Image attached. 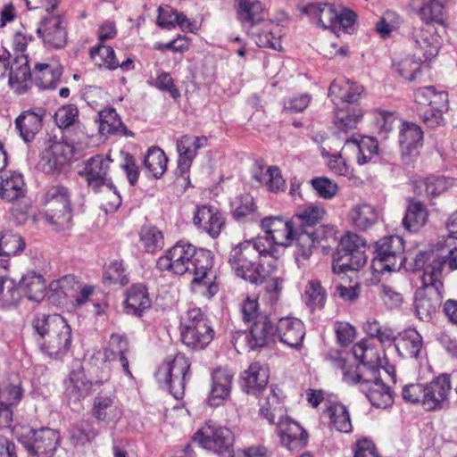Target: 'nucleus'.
<instances>
[{"instance_id": "nucleus-1", "label": "nucleus", "mask_w": 457, "mask_h": 457, "mask_svg": "<svg viewBox=\"0 0 457 457\" xmlns=\"http://www.w3.org/2000/svg\"><path fill=\"white\" fill-rule=\"evenodd\" d=\"M160 270H169L177 275H192L191 283L209 297L218 292L216 272L212 269V256L209 250L199 248L185 241L177 242L156 262Z\"/></svg>"}, {"instance_id": "nucleus-2", "label": "nucleus", "mask_w": 457, "mask_h": 457, "mask_svg": "<svg viewBox=\"0 0 457 457\" xmlns=\"http://www.w3.org/2000/svg\"><path fill=\"white\" fill-rule=\"evenodd\" d=\"M416 270H422L421 287L417 290L414 308L420 320L430 321L441 305L443 282L441 262L433 255L417 254L414 258Z\"/></svg>"}, {"instance_id": "nucleus-3", "label": "nucleus", "mask_w": 457, "mask_h": 457, "mask_svg": "<svg viewBox=\"0 0 457 457\" xmlns=\"http://www.w3.org/2000/svg\"><path fill=\"white\" fill-rule=\"evenodd\" d=\"M34 339L48 357L62 359L71 346V328L59 314L37 313L32 320Z\"/></svg>"}, {"instance_id": "nucleus-4", "label": "nucleus", "mask_w": 457, "mask_h": 457, "mask_svg": "<svg viewBox=\"0 0 457 457\" xmlns=\"http://www.w3.org/2000/svg\"><path fill=\"white\" fill-rule=\"evenodd\" d=\"M266 12L259 0H240L238 18L250 25L249 33L259 47L281 49V29L278 24L265 20Z\"/></svg>"}, {"instance_id": "nucleus-5", "label": "nucleus", "mask_w": 457, "mask_h": 457, "mask_svg": "<svg viewBox=\"0 0 457 457\" xmlns=\"http://www.w3.org/2000/svg\"><path fill=\"white\" fill-rule=\"evenodd\" d=\"M270 245L261 238L245 240L237 244L229 253L228 262L237 277L249 282H258L260 270L262 268L257 263L262 256L270 255Z\"/></svg>"}, {"instance_id": "nucleus-6", "label": "nucleus", "mask_w": 457, "mask_h": 457, "mask_svg": "<svg viewBox=\"0 0 457 457\" xmlns=\"http://www.w3.org/2000/svg\"><path fill=\"white\" fill-rule=\"evenodd\" d=\"M214 330L200 308L189 309L183 318L181 340L193 350L205 348L213 339Z\"/></svg>"}, {"instance_id": "nucleus-7", "label": "nucleus", "mask_w": 457, "mask_h": 457, "mask_svg": "<svg viewBox=\"0 0 457 457\" xmlns=\"http://www.w3.org/2000/svg\"><path fill=\"white\" fill-rule=\"evenodd\" d=\"M366 241L356 234L347 233L340 240L337 257L333 261L332 270L335 273L357 271L367 262Z\"/></svg>"}, {"instance_id": "nucleus-8", "label": "nucleus", "mask_w": 457, "mask_h": 457, "mask_svg": "<svg viewBox=\"0 0 457 457\" xmlns=\"http://www.w3.org/2000/svg\"><path fill=\"white\" fill-rule=\"evenodd\" d=\"M189 368L188 359L183 353H178L171 361L159 367L155 378L160 386L169 389L174 398L181 399L185 393Z\"/></svg>"}, {"instance_id": "nucleus-9", "label": "nucleus", "mask_w": 457, "mask_h": 457, "mask_svg": "<svg viewBox=\"0 0 457 457\" xmlns=\"http://www.w3.org/2000/svg\"><path fill=\"white\" fill-rule=\"evenodd\" d=\"M324 214V209L320 206L312 205L297 213L293 220L296 227V245L298 254L303 259H308L312 253V248L318 238L314 226L320 222Z\"/></svg>"}, {"instance_id": "nucleus-10", "label": "nucleus", "mask_w": 457, "mask_h": 457, "mask_svg": "<svg viewBox=\"0 0 457 457\" xmlns=\"http://www.w3.org/2000/svg\"><path fill=\"white\" fill-rule=\"evenodd\" d=\"M46 219L56 229H65L70 227L72 220V208L69 189L62 185H55L46 193Z\"/></svg>"}, {"instance_id": "nucleus-11", "label": "nucleus", "mask_w": 457, "mask_h": 457, "mask_svg": "<svg viewBox=\"0 0 457 457\" xmlns=\"http://www.w3.org/2000/svg\"><path fill=\"white\" fill-rule=\"evenodd\" d=\"M303 12L316 18L317 24L324 29L332 30L342 29L349 32V29L356 20V14L348 9L337 11L334 4H310L303 8Z\"/></svg>"}, {"instance_id": "nucleus-12", "label": "nucleus", "mask_w": 457, "mask_h": 457, "mask_svg": "<svg viewBox=\"0 0 457 457\" xmlns=\"http://www.w3.org/2000/svg\"><path fill=\"white\" fill-rule=\"evenodd\" d=\"M403 240L398 236H389L381 238L375 244V257L372 267L376 270L395 271L403 264Z\"/></svg>"}, {"instance_id": "nucleus-13", "label": "nucleus", "mask_w": 457, "mask_h": 457, "mask_svg": "<svg viewBox=\"0 0 457 457\" xmlns=\"http://www.w3.org/2000/svg\"><path fill=\"white\" fill-rule=\"evenodd\" d=\"M276 328L268 316H261L251 326L250 331H237L232 336L235 348L240 350H255L269 345L274 338Z\"/></svg>"}, {"instance_id": "nucleus-14", "label": "nucleus", "mask_w": 457, "mask_h": 457, "mask_svg": "<svg viewBox=\"0 0 457 457\" xmlns=\"http://www.w3.org/2000/svg\"><path fill=\"white\" fill-rule=\"evenodd\" d=\"M234 436L230 429L209 421L193 436V444H198L204 449L212 450L219 454L228 453L231 455Z\"/></svg>"}, {"instance_id": "nucleus-15", "label": "nucleus", "mask_w": 457, "mask_h": 457, "mask_svg": "<svg viewBox=\"0 0 457 457\" xmlns=\"http://www.w3.org/2000/svg\"><path fill=\"white\" fill-rule=\"evenodd\" d=\"M261 228L265 232L264 237H257L270 245L268 253L271 254L275 245L288 246L296 242V227L294 220H286L278 216L266 217L262 220Z\"/></svg>"}, {"instance_id": "nucleus-16", "label": "nucleus", "mask_w": 457, "mask_h": 457, "mask_svg": "<svg viewBox=\"0 0 457 457\" xmlns=\"http://www.w3.org/2000/svg\"><path fill=\"white\" fill-rule=\"evenodd\" d=\"M67 25L60 14H47L37 25V34L47 48L62 49L67 44Z\"/></svg>"}, {"instance_id": "nucleus-17", "label": "nucleus", "mask_w": 457, "mask_h": 457, "mask_svg": "<svg viewBox=\"0 0 457 457\" xmlns=\"http://www.w3.org/2000/svg\"><path fill=\"white\" fill-rule=\"evenodd\" d=\"M112 160L108 156L96 154L86 160L83 168L79 174L83 178L87 186L96 193L112 183L109 176L110 164Z\"/></svg>"}, {"instance_id": "nucleus-18", "label": "nucleus", "mask_w": 457, "mask_h": 457, "mask_svg": "<svg viewBox=\"0 0 457 457\" xmlns=\"http://www.w3.org/2000/svg\"><path fill=\"white\" fill-rule=\"evenodd\" d=\"M32 436L26 445L30 457H53L60 445L61 436L56 429L41 428L31 431Z\"/></svg>"}, {"instance_id": "nucleus-19", "label": "nucleus", "mask_w": 457, "mask_h": 457, "mask_svg": "<svg viewBox=\"0 0 457 457\" xmlns=\"http://www.w3.org/2000/svg\"><path fill=\"white\" fill-rule=\"evenodd\" d=\"M411 41L415 50L414 56L420 61H430L440 48V37L431 26L413 28Z\"/></svg>"}, {"instance_id": "nucleus-20", "label": "nucleus", "mask_w": 457, "mask_h": 457, "mask_svg": "<svg viewBox=\"0 0 457 457\" xmlns=\"http://www.w3.org/2000/svg\"><path fill=\"white\" fill-rule=\"evenodd\" d=\"M193 223L198 229L207 233L212 238H217L224 228L225 218L217 208L202 205L195 210Z\"/></svg>"}, {"instance_id": "nucleus-21", "label": "nucleus", "mask_w": 457, "mask_h": 457, "mask_svg": "<svg viewBox=\"0 0 457 457\" xmlns=\"http://www.w3.org/2000/svg\"><path fill=\"white\" fill-rule=\"evenodd\" d=\"M71 156V148L64 142L55 141L50 144L42 153L38 168L49 173L61 170Z\"/></svg>"}, {"instance_id": "nucleus-22", "label": "nucleus", "mask_w": 457, "mask_h": 457, "mask_svg": "<svg viewBox=\"0 0 457 457\" xmlns=\"http://www.w3.org/2000/svg\"><path fill=\"white\" fill-rule=\"evenodd\" d=\"M451 390L447 374H442L428 384H425L424 409L436 411L443 409Z\"/></svg>"}, {"instance_id": "nucleus-23", "label": "nucleus", "mask_w": 457, "mask_h": 457, "mask_svg": "<svg viewBox=\"0 0 457 457\" xmlns=\"http://www.w3.org/2000/svg\"><path fill=\"white\" fill-rule=\"evenodd\" d=\"M282 445L289 450L304 446L307 443V432L288 417L285 416L276 423Z\"/></svg>"}, {"instance_id": "nucleus-24", "label": "nucleus", "mask_w": 457, "mask_h": 457, "mask_svg": "<svg viewBox=\"0 0 457 457\" xmlns=\"http://www.w3.org/2000/svg\"><path fill=\"white\" fill-rule=\"evenodd\" d=\"M268 379L267 369L259 362H253L241 373L240 386L245 393L258 396L261 393L265 394L269 390Z\"/></svg>"}, {"instance_id": "nucleus-25", "label": "nucleus", "mask_w": 457, "mask_h": 457, "mask_svg": "<svg viewBox=\"0 0 457 457\" xmlns=\"http://www.w3.org/2000/svg\"><path fill=\"white\" fill-rule=\"evenodd\" d=\"M276 332L283 344L299 349L305 336V327L299 319L284 317L278 321Z\"/></svg>"}, {"instance_id": "nucleus-26", "label": "nucleus", "mask_w": 457, "mask_h": 457, "mask_svg": "<svg viewBox=\"0 0 457 457\" xmlns=\"http://www.w3.org/2000/svg\"><path fill=\"white\" fill-rule=\"evenodd\" d=\"M46 111L41 107H35L22 112L15 120V127L21 137L26 142L34 140L35 136L42 128V120Z\"/></svg>"}, {"instance_id": "nucleus-27", "label": "nucleus", "mask_w": 457, "mask_h": 457, "mask_svg": "<svg viewBox=\"0 0 457 457\" xmlns=\"http://www.w3.org/2000/svg\"><path fill=\"white\" fill-rule=\"evenodd\" d=\"M25 182L21 173L4 170L0 176V198L9 202H21L25 197Z\"/></svg>"}, {"instance_id": "nucleus-28", "label": "nucleus", "mask_w": 457, "mask_h": 457, "mask_svg": "<svg viewBox=\"0 0 457 457\" xmlns=\"http://www.w3.org/2000/svg\"><path fill=\"white\" fill-rule=\"evenodd\" d=\"M129 351V344L126 337L120 335H112L109 342V347L103 351H98L96 358L104 362H110L119 359L121 367L126 374L132 376L129 369V361L126 353Z\"/></svg>"}, {"instance_id": "nucleus-29", "label": "nucleus", "mask_w": 457, "mask_h": 457, "mask_svg": "<svg viewBox=\"0 0 457 457\" xmlns=\"http://www.w3.org/2000/svg\"><path fill=\"white\" fill-rule=\"evenodd\" d=\"M374 379H370L366 386L361 388L373 406L386 408L393 403V394L389 386H386L380 378V373H374Z\"/></svg>"}, {"instance_id": "nucleus-30", "label": "nucleus", "mask_w": 457, "mask_h": 457, "mask_svg": "<svg viewBox=\"0 0 457 457\" xmlns=\"http://www.w3.org/2000/svg\"><path fill=\"white\" fill-rule=\"evenodd\" d=\"M355 361L367 372L380 373L381 360L378 351L373 347L369 339H363L353 347Z\"/></svg>"}, {"instance_id": "nucleus-31", "label": "nucleus", "mask_w": 457, "mask_h": 457, "mask_svg": "<svg viewBox=\"0 0 457 457\" xmlns=\"http://www.w3.org/2000/svg\"><path fill=\"white\" fill-rule=\"evenodd\" d=\"M32 73L29 66L27 55L18 54L9 71V84L16 92L22 94L27 90V82L31 79Z\"/></svg>"}, {"instance_id": "nucleus-32", "label": "nucleus", "mask_w": 457, "mask_h": 457, "mask_svg": "<svg viewBox=\"0 0 457 457\" xmlns=\"http://www.w3.org/2000/svg\"><path fill=\"white\" fill-rule=\"evenodd\" d=\"M419 254H424L427 257L430 254L436 256L441 262V272L446 265L450 270H457V237H444L437 243L436 251L420 252Z\"/></svg>"}, {"instance_id": "nucleus-33", "label": "nucleus", "mask_w": 457, "mask_h": 457, "mask_svg": "<svg viewBox=\"0 0 457 457\" xmlns=\"http://www.w3.org/2000/svg\"><path fill=\"white\" fill-rule=\"evenodd\" d=\"M422 346V337L415 329L399 334L395 341V350L403 358L419 359Z\"/></svg>"}, {"instance_id": "nucleus-34", "label": "nucleus", "mask_w": 457, "mask_h": 457, "mask_svg": "<svg viewBox=\"0 0 457 457\" xmlns=\"http://www.w3.org/2000/svg\"><path fill=\"white\" fill-rule=\"evenodd\" d=\"M335 365L342 370L343 380L349 385H359L360 389L370 379H374V373L367 372L365 369L356 363H350L345 359L335 360Z\"/></svg>"}, {"instance_id": "nucleus-35", "label": "nucleus", "mask_w": 457, "mask_h": 457, "mask_svg": "<svg viewBox=\"0 0 457 457\" xmlns=\"http://www.w3.org/2000/svg\"><path fill=\"white\" fill-rule=\"evenodd\" d=\"M94 416L107 424L116 423L121 417V410L115 403L113 395H98L94 401Z\"/></svg>"}, {"instance_id": "nucleus-36", "label": "nucleus", "mask_w": 457, "mask_h": 457, "mask_svg": "<svg viewBox=\"0 0 457 457\" xmlns=\"http://www.w3.org/2000/svg\"><path fill=\"white\" fill-rule=\"evenodd\" d=\"M62 68L58 64L36 63L33 71L36 85L42 89L55 88L60 82Z\"/></svg>"}, {"instance_id": "nucleus-37", "label": "nucleus", "mask_w": 457, "mask_h": 457, "mask_svg": "<svg viewBox=\"0 0 457 457\" xmlns=\"http://www.w3.org/2000/svg\"><path fill=\"white\" fill-rule=\"evenodd\" d=\"M92 384L82 370H73L66 381L65 394L74 403L89 395Z\"/></svg>"}, {"instance_id": "nucleus-38", "label": "nucleus", "mask_w": 457, "mask_h": 457, "mask_svg": "<svg viewBox=\"0 0 457 457\" xmlns=\"http://www.w3.org/2000/svg\"><path fill=\"white\" fill-rule=\"evenodd\" d=\"M265 393V397L261 398L259 402L260 412L270 424H275L278 420L286 416L285 409L274 389L269 388Z\"/></svg>"}, {"instance_id": "nucleus-39", "label": "nucleus", "mask_w": 457, "mask_h": 457, "mask_svg": "<svg viewBox=\"0 0 457 457\" xmlns=\"http://www.w3.org/2000/svg\"><path fill=\"white\" fill-rule=\"evenodd\" d=\"M19 285L25 296L30 301L40 302L46 295V281L42 275L35 271H28L24 274Z\"/></svg>"}, {"instance_id": "nucleus-40", "label": "nucleus", "mask_w": 457, "mask_h": 457, "mask_svg": "<svg viewBox=\"0 0 457 457\" xmlns=\"http://www.w3.org/2000/svg\"><path fill=\"white\" fill-rule=\"evenodd\" d=\"M233 373L225 368H218L212 372V386L211 391L212 404L218 405L215 400H223L230 394Z\"/></svg>"}, {"instance_id": "nucleus-41", "label": "nucleus", "mask_w": 457, "mask_h": 457, "mask_svg": "<svg viewBox=\"0 0 457 457\" xmlns=\"http://www.w3.org/2000/svg\"><path fill=\"white\" fill-rule=\"evenodd\" d=\"M198 140L193 138L192 136L185 135L181 137L177 143V150L179 154L177 170L184 179L188 178L187 171L193 159L196 155L195 149H194L193 145Z\"/></svg>"}, {"instance_id": "nucleus-42", "label": "nucleus", "mask_w": 457, "mask_h": 457, "mask_svg": "<svg viewBox=\"0 0 457 457\" xmlns=\"http://www.w3.org/2000/svg\"><path fill=\"white\" fill-rule=\"evenodd\" d=\"M125 303L128 312L140 316L145 309L151 306L146 287L142 284L133 285L127 293Z\"/></svg>"}, {"instance_id": "nucleus-43", "label": "nucleus", "mask_w": 457, "mask_h": 457, "mask_svg": "<svg viewBox=\"0 0 457 457\" xmlns=\"http://www.w3.org/2000/svg\"><path fill=\"white\" fill-rule=\"evenodd\" d=\"M168 158L157 146L150 147L145 155L143 165L148 176L160 179L167 169Z\"/></svg>"}, {"instance_id": "nucleus-44", "label": "nucleus", "mask_w": 457, "mask_h": 457, "mask_svg": "<svg viewBox=\"0 0 457 457\" xmlns=\"http://www.w3.org/2000/svg\"><path fill=\"white\" fill-rule=\"evenodd\" d=\"M363 116L361 108L353 107L347 111H339L336 113L334 125L338 136L346 135L357 128Z\"/></svg>"}, {"instance_id": "nucleus-45", "label": "nucleus", "mask_w": 457, "mask_h": 457, "mask_svg": "<svg viewBox=\"0 0 457 457\" xmlns=\"http://www.w3.org/2000/svg\"><path fill=\"white\" fill-rule=\"evenodd\" d=\"M453 179L444 177H429L416 181L415 192L420 195L437 196L452 186Z\"/></svg>"}, {"instance_id": "nucleus-46", "label": "nucleus", "mask_w": 457, "mask_h": 457, "mask_svg": "<svg viewBox=\"0 0 457 457\" xmlns=\"http://www.w3.org/2000/svg\"><path fill=\"white\" fill-rule=\"evenodd\" d=\"M350 219L355 228L360 230H366L372 227L378 220L376 209L368 204H361L353 206L350 211Z\"/></svg>"}, {"instance_id": "nucleus-47", "label": "nucleus", "mask_w": 457, "mask_h": 457, "mask_svg": "<svg viewBox=\"0 0 457 457\" xmlns=\"http://www.w3.org/2000/svg\"><path fill=\"white\" fill-rule=\"evenodd\" d=\"M327 291L318 279H311L305 286L303 299L307 307L314 312L322 310L327 302Z\"/></svg>"}, {"instance_id": "nucleus-48", "label": "nucleus", "mask_w": 457, "mask_h": 457, "mask_svg": "<svg viewBox=\"0 0 457 457\" xmlns=\"http://www.w3.org/2000/svg\"><path fill=\"white\" fill-rule=\"evenodd\" d=\"M423 132L421 129L412 122H403L399 134L401 147L409 154L422 145Z\"/></svg>"}, {"instance_id": "nucleus-49", "label": "nucleus", "mask_w": 457, "mask_h": 457, "mask_svg": "<svg viewBox=\"0 0 457 457\" xmlns=\"http://www.w3.org/2000/svg\"><path fill=\"white\" fill-rule=\"evenodd\" d=\"M331 426L339 432L350 433L353 429L350 414L347 408L342 403H332L325 411Z\"/></svg>"}, {"instance_id": "nucleus-50", "label": "nucleus", "mask_w": 457, "mask_h": 457, "mask_svg": "<svg viewBox=\"0 0 457 457\" xmlns=\"http://www.w3.org/2000/svg\"><path fill=\"white\" fill-rule=\"evenodd\" d=\"M362 92L363 87L361 85L350 83L349 81L340 83L335 80L329 87L328 96H335L345 103L353 104L358 101Z\"/></svg>"}, {"instance_id": "nucleus-51", "label": "nucleus", "mask_w": 457, "mask_h": 457, "mask_svg": "<svg viewBox=\"0 0 457 457\" xmlns=\"http://www.w3.org/2000/svg\"><path fill=\"white\" fill-rule=\"evenodd\" d=\"M21 297L20 285L18 286L14 279L5 276L0 277V307H15Z\"/></svg>"}, {"instance_id": "nucleus-52", "label": "nucleus", "mask_w": 457, "mask_h": 457, "mask_svg": "<svg viewBox=\"0 0 457 457\" xmlns=\"http://www.w3.org/2000/svg\"><path fill=\"white\" fill-rule=\"evenodd\" d=\"M428 219V212L422 203L411 201L403 219L404 228L410 231H416L422 227Z\"/></svg>"}, {"instance_id": "nucleus-53", "label": "nucleus", "mask_w": 457, "mask_h": 457, "mask_svg": "<svg viewBox=\"0 0 457 457\" xmlns=\"http://www.w3.org/2000/svg\"><path fill=\"white\" fill-rule=\"evenodd\" d=\"M256 206L252 195L246 194L237 197L232 203L233 217L241 221L243 220H255Z\"/></svg>"}, {"instance_id": "nucleus-54", "label": "nucleus", "mask_w": 457, "mask_h": 457, "mask_svg": "<svg viewBox=\"0 0 457 457\" xmlns=\"http://www.w3.org/2000/svg\"><path fill=\"white\" fill-rule=\"evenodd\" d=\"M345 145H353L356 148L357 161L360 164L370 162L378 149V141L371 137H364L360 141L355 138L346 139Z\"/></svg>"}, {"instance_id": "nucleus-55", "label": "nucleus", "mask_w": 457, "mask_h": 457, "mask_svg": "<svg viewBox=\"0 0 457 457\" xmlns=\"http://www.w3.org/2000/svg\"><path fill=\"white\" fill-rule=\"evenodd\" d=\"M447 93L444 91L436 92L435 87L432 86L419 88L415 92V102L420 106V108L428 107L432 104L444 107L447 102Z\"/></svg>"}, {"instance_id": "nucleus-56", "label": "nucleus", "mask_w": 457, "mask_h": 457, "mask_svg": "<svg viewBox=\"0 0 457 457\" xmlns=\"http://www.w3.org/2000/svg\"><path fill=\"white\" fill-rule=\"evenodd\" d=\"M90 57L99 67H104L108 70H115L119 67V61L116 59L114 50L103 44L93 47L90 50Z\"/></svg>"}, {"instance_id": "nucleus-57", "label": "nucleus", "mask_w": 457, "mask_h": 457, "mask_svg": "<svg viewBox=\"0 0 457 457\" xmlns=\"http://www.w3.org/2000/svg\"><path fill=\"white\" fill-rule=\"evenodd\" d=\"M140 241L148 253H154L164 246L162 232L154 226H145L141 228Z\"/></svg>"}, {"instance_id": "nucleus-58", "label": "nucleus", "mask_w": 457, "mask_h": 457, "mask_svg": "<svg viewBox=\"0 0 457 457\" xmlns=\"http://www.w3.org/2000/svg\"><path fill=\"white\" fill-rule=\"evenodd\" d=\"M445 7L439 0H430L426 3L419 12L420 19L426 23V26H430V23L436 22L443 25L445 23Z\"/></svg>"}, {"instance_id": "nucleus-59", "label": "nucleus", "mask_w": 457, "mask_h": 457, "mask_svg": "<svg viewBox=\"0 0 457 457\" xmlns=\"http://www.w3.org/2000/svg\"><path fill=\"white\" fill-rule=\"evenodd\" d=\"M25 242L16 233L7 231L0 237V255L11 256L23 251Z\"/></svg>"}, {"instance_id": "nucleus-60", "label": "nucleus", "mask_w": 457, "mask_h": 457, "mask_svg": "<svg viewBox=\"0 0 457 457\" xmlns=\"http://www.w3.org/2000/svg\"><path fill=\"white\" fill-rule=\"evenodd\" d=\"M103 280L107 285L125 286L129 283V278L121 262L112 261L105 268Z\"/></svg>"}, {"instance_id": "nucleus-61", "label": "nucleus", "mask_w": 457, "mask_h": 457, "mask_svg": "<svg viewBox=\"0 0 457 457\" xmlns=\"http://www.w3.org/2000/svg\"><path fill=\"white\" fill-rule=\"evenodd\" d=\"M422 62L423 61H420L417 56H408L397 63H395V69L402 78L412 81L415 79L417 73L420 71Z\"/></svg>"}, {"instance_id": "nucleus-62", "label": "nucleus", "mask_w": 457, "mask_h": 457, "mask_svg": "<svg viewBox=\"0 0 457 457\" xmlns=\"http://www.w3.org/2000/svg\"><path fill=\"white\" fill-rule=\"evenodd\" d=\"M80 288V283L72 275H66L50 284V289L59 296H71Z\"/></svg>"}, {"instance_id": "nucleus-63", "label": "nucleus", "mask_w": 457, "mask_h": 457, "mask_svg": "<svg viewBox=\"0 0 457 457\" xmlns=\"http://www.w3.org/2000/svg\"><path fill=\"white\" fill-rule=\"evenodd\" d=\"M448 109V101L445 103L444 107H439L436 104L431 106L420 108L419 110L420 116L423 122L430 128L440 126L444 123L443 112Z\"/></svg>"}, {"instance_id": "nucleus-64", "label": "nucleus", "mask_w": 457, "mask_h": 457, "mask_svg": "<svg viewBox=\"0 0 457 457\" xmlns=\"http://www.w3.org/2000/svg\"><path fill=\"white\" fill-rule=\"evenodd\" d=\"M23 396V389L19 378L4 386L0 389V402H5L9 406L17 405Z\"/></svg>"}]
</instances>
